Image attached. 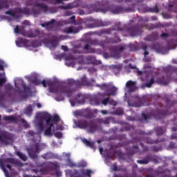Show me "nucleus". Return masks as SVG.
<instances>
[{"instance_id": "64", "label": "nucleus", "mask_w": 177, "mask_h": 177, "mask_svg": "<svg viewBox=\"0 0 177 177\" xmlns=\"http://www.w3.org/2000/svg\"><path fill=\"white\" fill-rule=\"evenodd\" d=\"M68 23H75V16H72L69 18V22Z\"/></svg>"}, {"instance_id": "8", "label": "nucleus", "mask_w": 177, "mask_h": 177, "mask_svg": "<svg viewBox=\"0 0 177 177\" xmlns=\"http://www.w3.org/2000/svg\"><path fill=\"white\" fill-rule=\"evenodd\" d=\"M120 132H125L131 131L130 133L131 138H133L134 135H140V136H145V135H151V132L146 133L142 130H135V127L133 125L129 124H124L120 129Z\"/></svg>"}, {"instance_id": "57", "label": "nucleus", "mask_w": 177, "mask_h": 177, "mask_svg": "<svg viewBox=\"0 0 177 177\" xmlns=\"http://www.w3.org/2000/svg\"><path fill=\"white\" fill-rule=\"evenodd\" d=\"M14 165H17V167H23V162H20L19 160L15 159Z\"/></svg>"}, {"instance_id": "59", "label": "nucleus", "mask_w": 177, "mask_h": 177, "mask_svg": "<svg viewBox=\"0 0 177 177\" xmlns=\"http://www.w3.org/2000/svg\"><path fill=\"white\" fill-rule=\"evenodd\" d=\"M54 135L57 139H62L63 138V133L62 132H55Z\"/></svg>"}, {"instance_id": "63", "label": "nucleus", "mask_w": 177, "mask_h": 177, "mask_svg": "<svg viewBox=\"0 0 177 177\" xmlns=\"http://www.w3.org/2000/svg\"><path fill=\"white\" fill-rule=\"evenodd\" d=\"M5 88L7 89L8 91H12V89H13V86L10 84H7L5 86Z\"/></svg>"}, {"instance_id": "45", "label": "nucleus", "mask_w": 177, "mask_h": 177, "mask_svg": "<svg viewBox=\"0 0 177 177\" xmlns=\"http://www.w3.org/2000/svg\"><path fill=\"white\" fill-rule=\"evenodd\" d=\"M84 9H87L88 13H92V12H93V9L95 8V5L93 4H88L85 6Z\"/></svg>"}, {"instance_id": "12", "label": "nucleus", "mask_w": 177, "mask_h": 177, "mask_svg": "<svg viewBox=\"0 0 177 177\" xmlns=\"http://www.w3.org/2000/svg\"><path fill=\"white\" fill-rule=\"evenodd\" d=\"M152 161L153 162H157V158H153L151 155H147L142 160H138L137 163L140 164V165H146Z\"/></svg>"}, {"instance_id": "10", "label": "nucleus", "mask_w": 177, "mask_h": 177, "mask_svg": "<svg viewBox=\"0 0 177 177\" xmlns=\"http://www.w3.org/2000/svg\"><path fill=\"white\" fill-rule=\"evenodd\" d=\"M15 140V135L8 131H2L0 134V142L8 146L10 142Z\"/></svg>"}, {"instance_id": "22", "label": "nucleus", "mask_w": 177, "mask_h": 177, "mask_svg": "<svg viewBox=\"0 0 177 177\" xmlns=\"http://www.w3.org/2000/svg\"><path fill=\"white\" fill-rule=\"evenodd\" d=\"M87 128H88V132H89V133H93V132H96L97 129V124H95V122L91 120L88 122Z\"/></svg>"}, {"instance_id": "2", "label": "nucleus", "mask_w": 177, "mask_h": 177, "mask_svg": "<svg viewBox=\"0 0 177 177\" xmlns=\"http://www.w3.org/2000/svg\"><path fill=\"white\" fill-rule=\"evenodd\" d=\"M138 21L139 24L133 26V24L136 23V18H134L130 20L127 28L122 29V28L120 27V24L118 23L115 24V27L113 28L102 29L100 31L95 32V34L98 35V37H102L104 34H111V31H121L123 37H127V33L129 34L131 37H138V35H140V34L143 32L142 28H143V27H146V24H145V23H147V21H149V18L140 17H138ZM141 23L142 24H140Z\"/></svg>"}, {"instance_id": "32", "label": "nucleus", "mask_w": 177, "mask_h": 177, "mask_svg": "<svg viewBox=\"0 0 177 177\" xmlns=\"http://www.w3.org/2000/svg\"><path fill=\"white\" fill-rule=\"evenodd\" d=\"M19 82H21L22 88L26 93H28V92H30L31 88H30V86H27L23 80H19Z\"/></svg>"}, {"instance_id": "42", "label": "nucleus", "mask_w": 177, "mask_h": 177, "mask_svg": "<svg viewBox=\"0 0 177 177\" xmlns=\"http://www.w3.org/2000/svg\"><path fill=\"white\" fill-rule=\"evenodd\" d=\"M48 167L50 171H56V169H57V165L52 162H48Z\"/></svg>"}, {"instance_id": "38", "label": "nucleus", "mask_w": 177, "mask_h": 177, "mask_svg": "<svg viewBox=\"0 0 177 177\" xmlns=\"http://www.w3.org/2000/svg\"><path fill=\"white\" fill-rule=\"evenodd\" d=\"M16 155L18 156V157L22 160V161H27L28 158L27 156L22 152L17 151Z\"/></svg>"}, {"instance_id": "7", "label": "nucleus", "mask_w": 177, "mask_h": 177, "mask_svg": "<svg viewBox=\"0 0 177 177\" xmlns=\"http://www.w3.org/2000/svg\"><path fill=\"white\" fill-rule=\"evenodd\" d=\"M133 7H124L121 5H111L109 6V12L113 15H120V13H129L133 12L135 9V4Z\"/></svg>"}, {"instance_id": "28", "label": "nucleus", "mask_w": 177, "mask_h": 177, "mask_svg": "<svg viewBox=\"0 0 177 177\" xmlns=\"http://www.w3.org/2000/svg\"><path fill=\"white\" fill-rule=\"evenodd\" d=\"M41 118L45 120L46 124H49L52 121V115L48 113H41Z\"/></svg>"}, {"instance_id": "43", "label": "nucleus", "mask_w": 177, "mask_h": 177, "mask_svg": "<svg viewBox=\"0 0 177 177\" xmlns=\"http://www.w3.org/2000/svg\"><path fill=\"white\" fill-rule=\"evenodd\" d=\"M156 81L154 80V77H151L149 81H147L145 83V86L147 88H151L153 84H154Z\"/></svg>"}, {"instance_id": "37", "label": "nucleus", "mask_w": 177, "mask_h": 177, "mask_svg": "<svg viewBox=\"0 0 177 177\" xmlns=\"http://www.w3.org/2000/svg\"><path fill=\"white\" fill-rule=\"evenodd\" d=\"M136 169H138V165L134 164L133 165L132 174L130 177H142V175H138V174L135 173V171H136Z\"/></svg>"}, {"instance_id": "44", "label": "nucleus", "mask_w": 177, "mask_h": 177, "mask_svg": "<svg viewBox=\"0 0 177 177\" xmlns=\"http://www.w3.org/2000/svg\"><path fill=\"white\" fill-rule=\"evenodd\" d=\"M50 44L53 48H56L59 45V40L57 38L54 37V39L50 41Z\"/></svg>"}, {"instance_id": "14", "label": "nucleus", "mask_w": 177, "mask_h": 177, "mask_svg": "<svg viewBox=\"0 0 177 177\" xmlns=\"http://www.w3.org/2000/svg\"><path fill=\"white\" fill-rule=\"evenodd\" d=\"M82 29V26H69L62 30L64 34H78Z\"/></svg>"}, {"instance_id": "24", "label": "nucleus", "mask_w": 177, "mask_h": 177, "mask_svg": "<svg viewBox=\"0 0 177 177\" xmlns=\"http://www.w3.org/2000/svg\"><path fill=\"white\" fill-rule=\"evenodd\" d=\"M16 44L17 46H19L21 47L23 46V45H24V46H28V40H27V39H24V38H18V39L16 41Z\"/></svg>"}, {"instance_id": "18", "label": "nucleus", "mask_w": 177, "mask_h": 177, "mask_svg": "<svg viewBox=\"0 0 177 177\" xmlns=\"http://www.w3.org/2000/svg\"><path fill=\"white\" fill-rule=\"evenodd\" d=\"M24 37H27L28 38H35V37H39L41 35V32L39 30L36 29L33 32L32 30H29L25 32Z\"/></svg>"}, {"instance_id": "11", "label": "nucleus", "mask_w": 177, "mask_h": 177, "mask_svg": "<svg viewBox=\"0 0 177 177\" xmlns=\"http://www.w3.org/2000/svg\"><path fill=\"white\" fill-rule=\"evenodd\" d=\"M28 154L32 160H37L38 158V154L41 151L39 149V144H35L33 147L30 148L28 150Z\"/></svg>"}, {"instance_id": "33", "label": "nucleus", "mask_w": 177, "mask_h": 177, "mask_svg": "<svg viewBox=\"0 0 177 177\" xmlns=\"http://www.w3.org/2000/svg\"><path fill=\"white\" fill-rule=\"evenodd\" d=\"M32 105L30 104L27 106V108L24 111V113L26 114L28 117H31V114H32Z\"/></svg>"}, {"instance_id": "61", "label": "nucleus", "mask_w": 177, "mask_h": 177, "mask_svg": "<svg viewBox=\"0 0 177 177\" xmlns=\"http://www.w3.org/2000/svg\"><path fill=\"white\" fill-rule=\"evenodd\" d=\"M3 64H5V62L0 59V71H3V70H5V68L3 67Z\"/></svg>"}, {"instance_id": "36", "label": "nucleus", "mask_w": 177, "mask_h": 177, "mask_svg": "<svg viewBox=\"0 0 177 177\" xmlns=\"http://www.w3.org/2000/svg\"><path fill=\"white\" fill-rule=\"evenodd\" d=\"M153 48L156 50L158 53H162V50H164V46H160L159 44H154L153 46Z\"/></svg>"}, {"instance_id": "54", "label": "nucleus", "mask_w": 177, "mask_h": 177, "mask_svg": "<svg viewBox=\"0 0 177 177\" xmlns=\"http://www.w3.org/2000/svg\"><path fill=\"white\" fill-rule=\"evenodd\" d=\"M37 126L39 127V129L40 131V132H44V122L42 121H39V122L37 123Z\"/></svg>"}, {"instance_id": "20", "label": "nucleus", "mask_w": 177, "mask_h": 177, "mask_svg": "<svg viewBox=\"0 0 177 177\" xmlns=\"http://www.w3.org/2000/svg\"><path fill=\"white\" fill-rule=\"evenodd\" d=\"M89 122L85 120H79L76 122V126L77 128H80L81 129H86L88 128V124Z\"/></svg>"}, {"instance_id": "53", "label": "nucleus", "mask_w": 177, "mask_h": 177, "mask_svg": "<svg viewBox=\"0 0 177 177\" xmlns=\"http://www.w3.org/2000/svg\"><path fill=\"white\" fill-rule=\"evenodd\" d=\"M51 121L53 122L57 123L59 121H60V117H59V115L55 114L53 116V119H51Z\"/></svg>"}, {"instance_id": "13", "label": "nucleus", "mask_w": 177, "mask_h": 177, "mask_svg": "<svg viewBox=\"0 0 177 177\" xmlns=\"http://www.w3.org/2000/svg\"><path fill=\"white\" fill-rule=\"evenodd\" d=\"M78 98L74 97L69 100L71 106H75V104H84L86 98L81 94L77 95Z\"/></svg>"}, {"instance_id": "47", "label": "nucleus", "mask_w": 177, "mask_h": 177, "mask_svg": "<svg viewBox=\"0 0 177 177\" xmlns=\"http://www.w3.org/2000/svg\"><path fill=\"white\" fill-rule=\"evenodd\" d=\"M56 22V19H53L48 22L44 23L41 24V27H48V26H50L51 24H53L54 23Z\"/></svg>"}, {"instance_id": "55", "label": "nucleus", "mask_w": 177, "mask_h": 177, "mask_svg": "<svg viewBox=\"0 0 177 177\" xmlns=\"http://www.w3.org/2000/svg\"><path fill=\"white\" fill-rule=\"evenodd\" d=\"M111 117H107L105 119H104V124L105 125H109V124H110V122H111Z\"/></svg>"}, {"instance_id": "16", "label": "nucleus", "mask_w": 177, "mask_h": 177, "mask_svg": "<svg viewBox=\"0 0 177 177\" xmlns=\"http://www.w3.org/2000/svg\"><path fill=\"white\" fill-rule=\"evenodd\" d=\"M77 115H81L82 117L86 118V120H91V118H92L93 116V113L92 111H91V109H86L82 111L78 112Z\"/></svg>"}, {"instance_id": "9", "label": "nucleus", "mask_w": 177, "mask_h": 177, "mask_svg": "<svg viewBox=\"0 0 177 177\" xmlns=\"http://www.w3.org/2000/svg\"><path fill=\"white\" fill-rule=\"evenodd\" d=\"M97 88H100L102 91L106 89V96H115L117 93V88L114 86L104 83L102 84H96Z\"/></svg>"}, {"instance_id": "1", "label": "nucleus", "mask_w": 177, "mask_h": 177, "mask_svg": "<svg viewBox=\"0 0 177 177\" xmlns=\"http://www.w3.org/2000/svg\"><path fill=\"white\" fill-rule=\"evenodd\" d=\"M30 82L34 85H41V84L44 88H46L48 86L50 93H59V92L61 93H67L68 97H71L74 92L78 88H81V86H92V82H88L86 76H83L80 80L68 79L66 81V86H62V83L57 80H43L40 82L37 77L30 79Z\"/></svg>"}, {"instance_id": "23", "label": "nucleus", "mask_w": 177, "mask_h": 177, "mask_svg": "<svg viewBox=\"0 0 177 177\" xmlns=\"http://www.w3.org/2000/svg\"><path fill=\"white\" fill-rule=\"evenodd\" d=\"M41 157L44 158V160H53L56 158L57 156L53 152L49 151L41 155Z\"/></svg>"}, {"instance_id": "35", "label": "nucleus", "mask_w": 177, "mask_h": 177, "mask_svg": "<svg viewBox=\"0 0 177 177\" xmlns=\"http://www.w3.org/2000/svg\"><path fill=\"white\" fill-rule=\"evenodd\" d=\"M155 131L157 136H161V135H164V133H165V129L162 127H156L155 129Z\"/></svg>"}, {"instance_id": "26", "label": "nucleus", "mask_w": 177, "mask_h": 177, "mask_svg": "<svg viewBox=\"0 0 177 177\" xmlns=\"http://www.w3.org/2000/svg\"><path fill=\"white\" fill-rule=\"evenodd\" d=\"M14 31L15 34H21V35H24L26 34V27L24 26H20L19 27V25H17L16 27L14 29Z\"/></svg>"}, {"instance_id": "49", "label": "nucleus", "mask_w": 177, "mask_h": 177, "mask_svg": "<svg viewBox=\"0 0 177 177\" xmlns=\"http://www.w3.org/2000/svg\"><path fill=\"white\" fill-rule=\"evenodd\" d=\"M3 102H5V94L0 91V106H3Z\"/></svg>"}, {"instance_id": "39", "label": "nucleus", "mask_w": 177, "mask_h": 177, "mask_svg": "<svg viewBox=\"0 0 177 177\" xmlns=\"http://www.w3.org/2000/svg\"><path fill=\"white\" fill-rule=\"evenodd\" d=\"M90 104L91 106H99V100L96 97L91 98Z\"/></svg>"}, {"instance_id": "58", "label": "nucleus", "mask_w": 177, "mask_h": 177, "mask_svg": "<svg viewBox=\"0 0 177 177\" xmlns=\"http://www.w3.org/2000/svg\"><path fill=\"white\" fill-rule=\"evenodd\" d=\"M6 83V77H0V86H3Z\"/></svg>"}, {"instance_id": "30", "label": "nucleus", "mask_w": 177, "mask_h": 177, "mask_svg": "<svg viewBox=\"0 0 177 177\" xmlns=\"http://www.w3.org/2000/svg\"><path fill=\"white\" fill-rule=\"evenodd\" d=\"M139 150V147L138 145H133L131 148V150L127 151V156H133L135 153H138Z\"/></svg>"}, {"instance_id": "40", "label": "nucleus", "mask_w": 177, "mask_h": 177, "mask_svg": "<svg viewBox=\"0 0 177 177\" xmlns=\"http://www.w3.org/2000/svg\"><path fill=\"white\" fill-rule=\"evenodd\" d=\"M3 120L4 121H8V122H12L13 121H17V118L15 116H4Z\"/></svg>"}, {"instance_id": "15", "label": "nucleus", "mask_w": 177, "mask_h": 177, "mask_svg": "<svg viewBox=\"0 0 177 177\" xmlns=\"http://www.w3.org/2000/svg\"><path fill=\"white\" fill-rule=\"evenodd\" d=\"M169 114L171 113H169L168 109H156L154 117L156 118V120H161V118H164V117H166V115H169Z\"/></svg>"}, {"instance_id": "19", "label": "nucleus", "mask_w": 177, "mask_h": 177, "mask_svg": "<svg viewBox=\"0 0 177 177\" xmlns=\"http://www.w3.org/2000/svg\"><path fill=\"white\" fill-rule=\"evenodd\" d=\"M144 12L145 13H159L160 9L158 8V6L156 4L154 7H145Z\"/></svg>"}, {"instance_id": "62", "label": "nucleus", "mask_w": 177, "mask_h": 177, "mask_svg": "<svg viewBox=\"0 0 177 177\" xmlns=\"http://www.w3.org/2000/svg\"><path fill=\"white\" fill-rule=\"evenodd\" d=\"M84 175H86L88 177H91V174H92V170L91 169H86V173L83 172Z\"/></svg>"}, {"instance_id": "5", "label": "nucleus", "mask_w": 177, "mask_h": 177, "mask_svg": "<svg viewBox=\"0 0 177 177\" xmlns=\"http://www.w3.org/2000/svg\"><path fill=\"white\" fill-rule=\"evenodd\" d=\"M164 71L167 75L162 77L158 78L156 81L157 84H159L160 85H167V84H169V81H171V76H169V74L177 73V68L169 65L164 68Z\"/></svg>"}, {"instance_id": "17", "label": "nucleus", "mask_w": 177, "mask_h": 177, "mask_svg": "<svg viewBox=\"0 0 177 177\" xmlns=\"http://www.w3.org/2000/svg\"><path fill=\"white\" fill-rule=\"evenodd\" d=\"M115 154L118 155L119 158H121L122 160H125V158H124V153L121 152V151H115L113 152L109 151L106 153V157L110 160H114Z\"/></svg>"}, {"instance_id": "3", "label": "nucleus", "mask_w": 177, "mask_h": 177, "mask_svg": "<svg viewBox=\"0 0 177 177\" xmlns=\"http://www.w3.org/2000/svg\"><path fill=\"white\" fill-rule=\"evenodd\" d=\"M52 8H49L46 4L44 3H36L30 9L27 7H24L23 8L20 7L15 8L13 10H10L5 12L6 15H9L12 17H15L19 19L20 15H26L28 16L32 15L33 17H38L39 15L43 12V13H48L49 10H52Z\"/></svg>"}, {"instance_id": "60", "label": "nucleus", "mask_w": 177, "mask_h": 177, "mask_svg": "<svg viewBox=\"0 0 177 177\" xmlns=\"http://www.w3.org/2000/svg\"><path fill=\"white\" fill-rule=\"evenodd\" d=\"M115 113L117 115H122L124 114V110L122 109H117Z\"/></svg>"}, {"instance_id": "4", "label": "nucleus", "mask_w": 177, "mask_h": 177, "mask_svg": "<svg viewBox=\"0 0 177 177\" xmlns=\"http://www.w3.org/2000/svg\"><path fill=\"white\" fill-rule=\"evenodd\" d=\"M120 41L121 39L117 36V33H115V38L106 37L104 40L101 41L97 39H88L87 40L88 44L83 47V50H87L86 53H95L96 50L91 47V45L93 46H101V48H104L106 44H117Z\"/></svg>"}, {"instance_id": "41", "label": "nucleus", "mask_w": 177, "mask_h": 177, "mask_svg": "<svg viewBox=\"0 0 177 177\" xmlns=\"http://www.w3.org/2000/svg\"><path fill=\"white\" fill-rule=\"evenodd\" d=\"M0 167H1L3 172L4 173L5 176L6 177H10V176L9 175V171H8V169H6V167H5V165L0 162Z\"/></svg>"}, {"instance_id": "51", "label": "nucleus", "mask_w": 177, "mask_h": 177, "mask_svg": "<svg viewBox=\"0 0 177 177\" xmlns=\"http://www.w3.org/2000/svg\"><path fill=\"white\" fill-rule=\"evenodd\" d=\"M15 158H8L4 159V162L7 164H14L15 163Z\"/></svg>"}, {"instance_id": "6", "label": "nucleus", "mask_w": 177, "mask_h": 177, "mask_svg": "<svg viewBox=\"0 0 177 177\" xmlns=\"http://www.w3.org/2000/svg\"><path fill=\"white\" fill-rule=\"evenodd\" d=\"M86 24L88 28H96L97 27H107L110 22L103 21L99 19H95L92 17H87L83 20Z\"/></svg>"}, {"instance_id": "25", "label": "nucleus", "mask_w": 177, "mask_h": 177, "mask_svg": "<svg viewBox=\"0 0 177 177\" xmlns=\"http://www.w3.org/2000/svg\"><path fill=\"white\" fill-rule=\"evenodd\" d=\"M157 38L158 34L157 32H154L145 37L144 40L149 41V42H154V41H157Z\"/></svg>"}, {"instance_id": "29", "label": "nucleus", "mask_w": 177, "mask_h": 177, "mask_svg": "<svg viewBox=\"0 0 177 177\" xmlns=\"http://www.w3.org/2000/svg\"><path fill=\"white\" fill-rule=\"evenodd\" d=\"M136 83L135 82H132V80H129L126 83V87L128 88L129 92H133L136 89L135 85Z\"/></svg>"}, {"instance_id": "50", "label": "nucleus", "mask_w": 177, "mask_h": 177, "mask_svg": "<svg viewBox=\"0 0 177 177\" xmlns=\"http://www.w3.org/2000/svg\"><path fill=\"white\" fill-rule=\"evenodd\" d=\"M102 103V104H104V106H107V104H112L111 100H110V97H106L104 99Z\"/></svg>"}, {"instance_id": "46", "label": "nucleus", "mask_w": 177, "mask_h": 177, "mask_svg": "<svg viewBox=\"0 0 177 177\" xmlns=\"http://www.w3.org/2000/svg\"><path fill=\"white\" fill-rule=\"evenodd\" d=\"M66 24H68V22L66 20H59L57 22V26H59V27H63V26H66Z\"/></svg>"}, {"instance_id": "48", "label": "nucleus", "mask_w": 177, "mask_h": 177, "mask_svg": "<svg viewBox=\"0 0 177 177\" xmlns=\"http://www.w3.org/2000/svg\"><path fill=\"white\" fill-rule=\"evenodd\" d=\"M44 135L45 136H52V129H50V127H48L44 131Z\"/></svg>"}, {"instance_id": "27", "label": "nucleus", "mask_w": 177, "mask_h": 177, "mask_svg": "<svg viewBox=\"0 0 177 177\" xmlns=\"http://www.w3.org/2000/svg\"><path fill=\"white\" fill-rule=\"evenodd\" d=\"M82 142H83L84 145H85L87 147H90V149H93V150H96V147H95V142H90L86 138H83L82 140Z\"/></svg>"}, {"instance_id": "31", "label": "nucleus", "mask_w": 177, "mask_h": 177, "mask_svg": "<svg viewBox=\"0 0 177 177\" xmlns=\"http://www.w3.org/2000/svg\"><path fill=\"white\" fill-rule=\"evenodd\" d=\"M161 142H165V138H162L161 140H146L145 143H148L149 145H153V144H157V143H161Z\"/></svg>"}, {"instance_id": "34", "label": "nucleus", "mask_w": 177, "mask_h": 177, "mask_svg": "<svg viewBox=\"0 0 177 177\" xmlns=\"http://www.w3.org/2000/svg\"><path fill=\"white\" fill-rule=\"evenodd\" d=\"M8 8H9V3H8V1L0 0V10H2V9H8Z\"/></svg>"}, {"instance_id": "21", "label": "nucleus", "mask_w": 177, "mask_h": 177, "mask_svg": "<svg viewBox=\"0 0 177 177\" xmlns=\"http://www.w3.org/2000/svg\"><path fill=\"white\" fill-rule=\"evenodd\" d=\"M86 62H88L91 64H96L99 66V64H102V61H97L95 56L89 55L86 57Z\"/></svg>"}, {"instance_id": "56", "label": "nucleus", "mask_w": 177, "mask_h": 177, "mask_svg": "<svg viewBox=\"0 0 177 177\" xmlns=\"http://www.w3.org/2000/svg\"><path fill=\"white\" fill-rule=\"evenodd\" d=\"M162 16L164 17V19H172V15L167 12H162Z\"/></svg>"}, {"instance_id": "52", "label": "nucleus", "mask_w": 177, "mask_h": 177, "mask_svg": "<svg viewBox=\"0 0 177 177\" xmlns=\"http://www.w3.org/2000/svg\"><path fill=\"white\" fill-rule=\"evenodd\" d=\"M66 163L68 167H71V168H73V167H76L75 163L71 161V159L70 158L66 160Z\"/></svg>"}]
</instances>
